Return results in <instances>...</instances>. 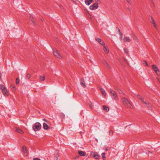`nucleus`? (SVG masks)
Wrapping results in <instances>:
<instances>
[{"label": "nucleus", "mask_w": 160, "mask_h": 160, "mask_svg": "<svg viewBox=\"0 0 160 160\" xmlns=\"http://www.w3.org/2000/svg\"><path fill=\"white\" fill-rule=\"evenodd\" d=\"M90 104L89 105V106H90V108L91 109H92L93 107L92 103L91 102H90Z\"/></svg>", "instance_id": "obj_33"}, {"label": "nucleus", "mask_w": 160, "mask_h": 160, "mask_svg": "<svg viewBox=\"0 0 160 160\" xmlns=\"http://www.w3.org/2000/svg\"><path fill=\"white\" fill-rule=\"evenodd\" d=\"M78 153L79 154L80 156H84L86 154V153L85 152L82 151L80 150H79L78 151Z\"/></svg>", "instance_id": "obj_12"}, {"label": "nucleus", "mask_w": 160, "mask_h": 160, "mask_svg": "<svg viewBox=\"0 0 160 160\" xmlns=\"http://www.w3.org/2000/svg\"><path fill=\"white\" fill-rule=\"evenodd\" d=\"M103 51L106 54H108L109 52V50L107 46L103 45Z\"/></svg>", "instance_id": "obj_13"}, {"label": "nucleus", "mask_w": 160, "mask_h": 160, "mask_svg": "<svg viewBox=\"0 0 160 160\" xmlns=\"http://www.w3.org/2000/svg\"><path fill=\"white\" fill-rule=\"evenodd\" d=\"M132 36L134 40H136L137 39V38L134 34H132Z\"/></svg>", "instance_id": "obj_28"}, {"label": "nucleus", "mask_w": 160, "mask_h": 160, "mask_svg": "<svg viewBox=\"0 0 160 160\" xmlns=\"http://www.w3.org/2000/svg\"><path fill=\"white\" fill-rule=\"evenodd\" d=\"M142 63L144 66H148V64L146 61H143L142 62Z\"/></svg>", "instance_id": "obj_29"}, {"label": "nucleus", "mask_w": 160, "mask_h": 160, "mask_svg": "<svg viewBox=\"0 0 160 160\" xmlns=\"http://www.w3.org/2000/svg\"><path fill=\"white\" fill-rule=\"evenodd\" d=\"M155 72L158 75H160V71L159 69H158V71H156Z\"/></svg>", "instance_id": "obj_34"}, {"label": "nucleus", "mask_w": 160, "mask_h": 160, "mask_svg": "<svg viewBox=\"0 0 160 160\" xmlns=\"http://www.w3.org/2000/svg\"><path fill=\"white\" fill-rule=\"evenodd\" d=\"M127 1L128 3H130L131 2V0H126Z\"/></svg>", "instance_id": "obj_41"}, {"label": "nucleus", "mask_w": 160, "mask_h": 160, "mask_svg": "<svg viewBox=\"0 0 160 160\" xmlns=\"http://www.w3.org/2000/svg\"><path fill=\"white\" fill-rule=\"evenodd\" d=\"M118 90L120 93H122V92L119 89H118Z\"/></svg>", "instance_id": "obj_42"}, {"label": "nucleus", "mask_w": 160, "mask_h": 160, "mask_svg": "<svg viewBox=\"0 0 160 160\" xmlns=\"http://www.w3.org/2000/svg\"><path fill=\"white\" fill-rule=\"evenodd\" d=\"M80 84L84 88H86V86L84 81L83 80H81L80 81Z\"/></svg>", "instance_id": "obj_16"}, {"label": "nucleus", "mask_w": 160, "mask_h": 160, "mask_svg": "<svg viewBox=\"0 0 160 160\" xmlns=\"http://www.w3.org/2000/svg\"><path fill=\"white\" fill-rule=\"evenodd\" d=\"M137 97L138 98L140 99L141 100L142 102L143 101V98L141 95H137Z\"/></svg>", "instance_id": "obj_20"}, {"label": "nucleus", "mask_w": 160, "mask_h": 160, "mask_svg": "<svg viewBox=\"0 0 160 160\" xmlns=\"http://www.w3.org/2000/svg\"><path fill=\"white\" fill-rule=\"evenodd\" d=\"M33 160H41L40 159L38 158H33Z\"/></svg>", "instance_id": "obj_38"}, {"label": "nucleus", "mask_w": 160, "mask_h": 160, "mask_svg": "<svg viewBox=\"0 0 160 160\" xmlns=\"http://www.w3.org/2000/svg\"><path fill=\"white\" fill-rule=\"evenodd\" d=\"M45 76H40L39 77V79L40 81H44L45 80Z\"/></svg>", "instance_id": "obj_19"}, {"label": "nucleus", "mask_w": 160, "mask_h": 160, "mask_svg": "<svg viewBox=\"0 0 160 160\" xmlns=\"http://www.w3.org/2000/svg\"><path fill=\"white\" fill-rule=\"evenodd\" d=\"M113 134V132L112 130H110L109 132V135L110 136H112Z\"/></svg>", "instance_id": "obj_31"}, {"label": "nucleus", "mask_w": 160, "mask_h": 160, "mask_svg": "<svg viewBox=\"0 0 160 160\" xmlns=\"http://www.w3.org/2000/svg\"><path fill=\"white\" fill-rule=\"evenodd\" d=\"M152 69L155 72L157 71H158L159 69L156 65H152Z\"/></svg>", "instance_id": "obj_17"}, {"label": "nucleus", "mask_w": 160, "mask_h": 160, "mask_svg": "<svg viewBox=\"0 0 160 160\" xmlns=\"http://www.w3.org/2000/svg\"><path fill=\"white\" fill-rule=\"evenodd\" d=\"M142 102L143 104L145 105L146 107H148L149 109H152V107L149 106V103L148 102L145 101L144 100H143V101Z\"/></svg>", "instance_id": "obj_9"}, {"label": "nucleus", "mask_w": 160, "mask_h": 160, "mask_svg": "<svg viewBox=\"0 0 160 160\" xmlns=\"http://www.w3.org/2000/svg\"><path fill=\"white\" fill-rule=\"evenodd\" d=\"M108 147H107V148H106L105 150H106V151H108Z\"/></svg>", "instance_id": "obj_47"}, {"label": "nucleus", "mask_w": 160, "mask_h": 160, "mask_svg": "<svg viewBox=\"0 0 160 160\" xmlns=\"http://www.w3.org/2000/svg\"><path fill=\"white\" fill-rule=\"evenodd\" d=\"M103 109L106 111H108L109 110L108 108L105 106H103Z\"/></svg>", "instance_id": "obj_22"}, {"label": "nucleus", "mask_w": 160, "mask_h": 160, "mask_svg": "<svg viewBox=\"0 0 160 160\" xmlns=\"http://www.w3.org/2000/svg\"><path fill=\"white\" fill-rule=\"evenodd\" d=\"M124 42H129L131 41V39L129 37H125L123 39Z\"/></svg>", "instance_id": "obj_8"}, {"label": "nucleus", "mask_w": 160, "mask_h": 160, "mask_svg": "<svg viewBox=\"0 0 160 160\" xmlns=\"http://www.w3.org/2000/svg\"><path fill=\"white\" fill-rule=\"evenodd\" d=\"M107 66L110 69V66L108 64V63H107Z\"/></svg>", "instance_id": "obj_39"}, {"label": "nucleus", "mask_w": 160, "mask_h": 160, "mask_svg": "<svg viewBox=\"0 0 160 160\" xmlns=\"http://www.w3.org/2000/svg\"><path fill=\"white\" fill-rule=\"evenodd\" d=\"M103 62V64H106V65H107V63H107V62H106V61H104Z\"/></svg>", "instance_id": "obj_40"}, {"label": "nucleus", "mask_w": 160, "mask_h": 160, "mask_svg": "<svg viewBox=\"0 0 160 160\" xmlns=\"http://www.w3.org/2000/svg\"><path fill=\"white\" fill-rule=\"evenodd\" d=\"M19 83V79L18 78H17L16 80V84H18Z\"/></svg>", "instance_id": "obj_27"}, {"label": "nucleus", "mask_w": 160, "mask_h": 160, "mask_svg": "<svg viewBox=\"0 0 160 160\" xmlns=\"http://www.w3.org/2000/svg\"><path fill=\"white\" fill-rule=\"evenodd\" d=\"M94 1L96 2L95 3L98 4H100L101 2L100 0H94Z\"/></svg>", "instance_id": "obj_32"}, {"label": "nucleus", "mask_w": 160, "mask_h": 160, "mask_svg": "<svg viewBox=\"0 0 160 160\" xmlns=\"http://www.w3.org/2000/svg\"><path fill=\"white\" fill-rule=\"evenodd\" d=\"M61 117L62 118H63L64 117V115H61Z\"/></svg>", "instance_id": "obj_44"}, {"label": "nucleus", "mask_w": 160, "mask_h": 160, "mask_svg": "<svg viewBox=\"0 0 160 160\" xmlns=\"http://www.w3.org/2000/svg\"><path fill=\"white\" fill-rule=\"evenodd\" d=\"M96 40L101 45H105L104 42L102 41L100 39L98 38H95Z\"/></svg>", "instance_id": "obj_10"}, {"label": "nucleus", "mask_w": 160, "mask_h": 160, "mask_svg": "<svg viewBox=\"0 0 160 160\" xmlns=\"http://www.w3.org/2000/svg\"><path fill=\"white\" fill-rule=\"evenodd\" d=\"M98 4L96 3H94L91 6L89 7L90 9L92 10L96 9L98 7Z\"/></svg>", "instance_id": "obj_7"}, {"label": "nucleus", "mask_w": 160, "mask_h": 160, "mask_svg": "<svg viewBox=\"0 0 160 160\" xmlns=\"http://www.w3.org/2000/svg\"><path fill=\"white\" fill-rule=\"evenodd\" d=\"M105 153H102V158H104V159H105Z\"/></svg>", "instance_id": "obj_30"}, {"label": "nucleus", "mask_w": 160, "mask_h": 160, "mask_svg": "<svg viewBox=\"0 0 160 160\" xmlns=\"http://www.w3.org/2000/svg\"><path fill=\"white\" fill-rule=\"evenodd\" d=\"M22 149L23 152L24 153H27V148L26 147L23 146L22 147Z\"/></svg>", "instance_id": "obj_23"}, {"label": "nucleus", "mask_w": 160, "mask_h": 160, "mask_svg": "<svg viewBox=\"0 0 160 160\" xmlns=\"http://www.w3.org/2000/svg\"><path fill=\"white\" fill-rule=\"evenodd\" d=\"M124 51L125 53H126L127 54H128V49L126 48H124Z\"/></svg>", "instance_id": "obj_26"}, {"label": "nucleus", "mask_w": 160, "mask_h": 160, "mask_svg": "<svg viewBox=\"0 0 160 160\" xmlns=\"http://www.w3.org/2000/svg\"><path fill=\"white\" fill-rule=\"evenodd\" d=\"M151 19L152 20V24H153V25L155 27H156V25L155 24V21H154V20L152 17H151Z\"/></svg>", "instance_id": "obj_21"}, {"label": "nucleus", "mask_w": 160, "mask_h": 160, "mask_svg": "<svg viewBox=\"0 0 160 160\" xmlns=\"http://www.w3.org/2000/svg\"><path fill=\"white\" fill-rule=\"evenodd\" d=\"M32 23H33V24L34 25H35V23L34 22V21L32 20Z\"/></svg>", "instance_id": "obj_43"}, {"label": "nucleus", "mask_w": 160, "mask_h": 160, "mask_svg": "<svg viewBox=\"0 0 160 160\" xmlns=\"http://www.w3.org/2000/svg\"><path fill=\"white\" fill-rule=\"evenodd\" d=\"M103 160H106L105 159H103Z\"/></svg>", "instance_id": "obj_48"}, {"label": "nucleus", "mask_w": 160, "mask_h": 160, "mask_svg": "<svg viewBox=\"0 0 160 160\" xmlns=\"http://www.w3.org/2000/svg\"><path fill=\"white\" fill-rule=\"evenodd\" d=\"M110 93L111 95L114 97V98L115 100L117 99V93L114 90H112L111 89H110Z\"/></svg>", "instance_id": "obj_6"}, {"label": "nucleus", "mask_w": 160, "mask_h": 160, "mask_svg": "<svg viewBox=\"0 0 160 160\" xmlns=\"http://www.w3.org/2000/svg\"><path fill=\"white\" fill-rule=\"evenodd\" d=\"M92 2V0H85V4L87 5H89Z\"/></svg>", "instance_id": "obj_18"}, {"label": "nucleus", "mask_w": 160, "mask_h": 160, "mask_svg": "<svg viewBox=\"0 0 160 160\" xmlns=\"http://www.w3.org/2000/svg\"><path fill=\"white\" fill-rule=\"evenodd\" d=\"M10 87L12 88V91H14L15 90V88L14 85L13 84H11L10 85Z\"/></svg>", "instance_id": "obj_24"}, {"label": "nucleus", "mask_w": 160, "mask_h": 160, "mask_svg": "<svg viewBox=\"0 0 160 160\" xmlns=\"http://www.w3.org/2000/svg\"><path fill=\"white\" fill-rule=\"evenodd\" d=\"M43 128L45 130H48L50 128L45 123H43Z\"/></svg>", "instance_id": "obj_14"}, {"label": "nucleus", "mask_w": 160, "mask_h": 160, "mask_svg": "<svg viewBox=\"0 0 160 160\" xmlns=\"http://www.w3.org/2000/svg\"><path fill=\"white\" fill-rule=\"evenodd\" d=\"M119 35H120V40H121L122 39V33H120V34H119Z\"/></svg>", "instance_id": "obj_36"}, {"label": "nucleus", "mask_w": 160, "mask_h": 160, "mask_svg": "<svg viewBox=\"0 0 160 160\" xmlns=\"http://www.w3.org/2000/svg\"><path fill=\"white\" fill-rule=\"evenodd\" d=\"M41 126L39 122H36L33 126V129L35 132L39 130L41 128Z\"/></svg>", "instance_id": "obj_3"}, {"label": "nucleus", "mask_w": 160, "mask_h": 160, "mask_svg": "<svg viewBox=\"0 0 160 160\" xmlns=\"http://www.w3.org/2000/svg\"><path fill=\"white\" fill-rule=\"evenodd\" d=\"M155 72L158 75H160V71L159 69H158V71H156Z\"/></svg>", "instance_id": "obj_35"}, {"label": "nucleus", "mask_w": 160, "mask_h": 160, "mask_svg": "<svg viewBox=\"0 0 160 160\" xmlns=\"http://www.w3.org/2000/svg\"><path fill=\"white\" fill-rule=\"evenodd\" d=\"M43 120L44 121H45V122H47V120H46L45 118L43 119Z\"/></svg>", "instance_id": "obj_45"}, {"label": "nucleus", "mask_w": 160, "mask_h": 160, "mask_svg": "<svg viewBox=\"0 0 160 160\" xmlns=\"http://www.w3.org/2000/svg\"><path fill=\"white\" fill-rule=\"evenodd\" d=\"M123 60L124 61H126V59L125 58H123Z\"/></svg>", "instance_id": "obj_46"}, {"label": "nucleus", "mask_w": 160, "mask_h": 160, "mask_svg": "<svg viewBox=\"0 0 160 160\" xmlns=\"http://www.w3.org/2000/svg\"><path fill=\"white\" fill-rule=\"evenodd\" d=\"M117 28H118V32H119V34H120V33H122L121 32H120V29L118 28V27H117Z\"/></svg>", "instance_id": "obj_37"}, {"label": "nucleus", "mask_w": 160, "mask_h": 160, "mask_svg": "<svg viewBox=\"0 0 160 160\" xmlns=\"http://www.w3.org/2000/svg\"><path fill=\"white\" fill-rule=\"evenodd\" d=\"M91 155L96 159H99L100 157V156L97 153L95 152H91Z\"/></svg>", "instance_id": "obj_5"}, {"label": "nucleus", "mask_w": 160, "mask_h": 160, "mask_svg": "<svg viewBox=\"0 0 160 160\" xmlns=\"http://www.w3.org/2000/svg\"><path fill=\"white\" fill-rule=\"evenodd\" d=\"M30 75L29 74H28L26 76V79H29L30 78Z\"/></svg>", "instance_id": "obj_25"}, {"label": "nucleus", "mask_w": 160, "mask_h": 160, "mask_svg": "<svg viewBox=\"0 0 160 160\" xmlns=\"http://www.w3.org/2000/svg\"><path fill=\"white\" fill-rule=\"evenodd\" d=\"M100 90L103 96L105 97L106 96V93L105 90L102 88H100Z\"/></svg>", "instance_id": "obj_11"}, {"label": "nucleus", "mask_w": 160, "mask_h": 160, "mask_svg": "<svg viewBox=\"0 0 160 160\" xmlns=\"http://www.w3.org/2000/svg\"><path fill=\"white\" fill-rule=\"evenodd\" d=\"M122 101L125 107L127 108H132V105L128 100L125 98H123L122 99Z\"/></svg>", "instance_id": "obj_1"}, {"label": "nucleus", "mask_w": 160, "mask_h": 160, "mask_svg": "<svg viewBox=\"0 0 160 160\" xmlns=\"http://www.w3.org/2000/svg\"><path fill=\"white\" fill-rule=\"evenodd\" d=\"M53 54L57 58L59 59L62 58V56L57 50H54L53 51Z\"/></svg>", "instance_id": "obj_4"}, {"label": "nucleus", "mask_w": 160, "mask_h": 160, "mask_svg": "<svg viewBox=\"0 0 160 160\" xmlns=\"http://www.w3.org/2000/svg\"><path fill=\"white\" fill-rule=\"evenodd\" d=\"M0 87L4 95L5 96H7L8 94V92L7 88L1 84L0 85Z\"/></svg>", "instance_id": "obj_2"}, {"label": "nucleus", "mask_w": 160, "mask_h": 160, "mask_svg": "<svg viewBox=\"0 0 160 160\" xmlns=\"http://www.w3.org/2000/svg\"><path fill=\"white\" fill-rule=\"evenodd\" d=\"M15 131L16 132L21 134H22L23 132V131L21 129L19 128H16Z\"/></svg>", "instance_id": "obj_15"}]
</instances>
